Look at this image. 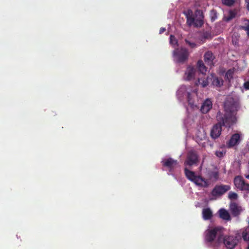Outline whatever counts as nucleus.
Segmentation results:
<instances>
[{"label": "nucleus", "mask_w": 249, "mask_h": 249, "mask_svg": "<svg viewBox=\"0 0 249 249\" xmlns=\"http://www.w3.org/2000/svg\"><path fill=\"white\" fill-rule=\"evenodd\" d=\"M187 99L189 104H190L191 105H194V101L192 99L191 94L190 92H187Z\"/></svg>", "instance_id": "32"}, {"label": "nucleus", "mask_w": 249, "mask_h": 249, "mask_svg": "<svg viewBox=\"0 0 249 249\" xmlns=\"http://www.w3.org/2000/svg\"><path fill=\"white\" fill-rule=\"evenodd\" d=\"M237 103L232 97L227 98L224 103V108L226 111L223 115L230 114L235 118L233 113L237 111ZM236 119V118H235Z\"/></svg>", "instance_id": "3"}, {"label": "nucleus", "mask_w": 249, "mask_h": 249, "mask_svg": "<svg viewBox=\"0 0 249 249\" xmlns=\"http://www.w3.org/2000/svg\"><path fill=\"white\" fill-rule=\"evenodd\" d=\"M215 56L211 51L206 52L204 55V60L206 64L210 66L213 65V61Z\"/></svg>", "instance_id": "11"}, {"label": "nucleus", "mask_w": 249, "mask_h": 249, "mask_svg": "<svg viewBox=\"0 0 249 249\" xmlns=\"http://www.w3.org/2000/svg\"><path fill=\"white\" fill-rule=\"evenodd\" d=\"M161 162L163 166L168 167L170 170L178 164V161L171 158L162 160Z\"/></svg>", "instance_id": "14"}, {"label": "nucleus", "mask_w": 249, "mask_h": 249, "mask_svg": "<svg viewBox=\"0 0 249 249\" xmlns=\"http://www.w3.org/2000/svg\"><path fill=\"white\" fill-rule=\"evenodd\" d=\"M170 43L174 44V45L177 43V40L174 36L171 35L170 36Z\"/></svg>", "instance_id": "34"}, {"label": "nucleus", "mask_w": 249, "mask_h": 249, "mask_svg": "<svg viewBox=\"0 0 249 249\" xmlns=\"http://www.w3.org/2000/svg\"><path fill=\"white\" fill-rule=\"evenodd\" d=\"M219 216L221 218L226 220H231V216L229 213L224 209H220L219 211Z\"/></svg>", "instance_id": "21"}, {"label": "nucleus", "mask_w": 249, "mask_h": 249, "mask_svg": "<svg viewBox=\"0 0 249 249\" xmlns=\"http://www.w3.org/2000/svg\"><path fill=\"white\" fill-rule=\"evenodd\" d=\"M212 38L211 33L209 32H204L201 36V40L205 41L206 39H210Z\"/></svg>", "instance_id": "27"}, {"label": "nucleus", "mask_w": 249, "mask_h": 249, "mask_svg": "<svg viewBox=\"0 0 249 249\" xmlns=\"http://www.w3.org/2000/svg\"><path fill=\"white\" fill-rule=\"evenodd\" d=\"M198 186L206 188L209 185V181L200 176H197L193 182Z\"/></svg>", "instance_id": "13"}, {"label": "nucleus", "mask_w": 249, "mask_h": 249, "mask_svg": "<svg viewBox=\"0 0 249 249\" xmlns=\"http://www.w3.org/2000/svg\"><path fill=\"white\" fill-rule=\"evenodd\" d=\"M187 24L188 26H191L194 25L195 22V18L194 17L192 11L190 10L188 11V14L186 15Z\"/></svg>", "instance_id": "22"}, {"label": "nucleus", "mask_w": 249, "mask_h": 249, "mask_svg": "<svg viewBox=\"0 0 249 249\" xmlns=\"http://www.w3.org/2000/svg\"><path fill=\"white\" fill-rule=\"evenodd\" d=\"M198 82L203 88L206 87L208 85V81L206 79L198 78Z\"/></svg>", "instance_id": "28"}, {"label": "nucleus", "mask_w": 249, "mask_h": 249, "mask_svg": "<svg viewBox=\"0 0 249 249\" xmlns=\"http://www.w3.org/2000/svg\"><path fill=\"white\" fill-rule=\"evenodd\" d=\"M230 209L231 214L233 216H238L243 211L242 207L238 203L232 202L230 205Z\"/></svg>", "instance_id": "9"}, {"label": "nucleus", "mask_w": 249, "mask_h": 249, "mask_svg": "<svg viewBox=\"0 0 249 249\" xmlns=\"http://www.w3.org/2000/svg\"><path fill=\"white\" fill-rule=\"evenodd\" d=\"M210 16L212 21H214L217 18V12L215 10H212L210 12Z\"/></svg>", "instance_id": "30"}, {"label": "nucleus", "mask_w": 249, "mask_h": 249, "mask_svg": "<svg viewBox=\"0 0 249 249\" xmlns=\"http://www.w3.org/2000/svg\"><path fill=\"white\" fill-rule=\"evenodd\" d=\"M233 182L238 189L241 191L249 192V184L246 183L241 176H236L234 178Z\"/></svg>", "instance_id": "7"}, {"label": "nucleus", "mask_w": 249, "mask_h": 249, "mask_svg": "<svg viewBox=\"0 0 249 249\" xmlns=\"http://www.w3.org/2000/svg\"><path fill=\"white\" fill-rule=\"evenodd\" d=\"M197 14L199 15V17L197 18H195V22H194V26L196 27H200L204 24V16L202 11L200 10H197L196 11V14Z\"/></svg>", "instance_id": "16"}, {"label": "nucleus", "mask_w": 249, "mask_h": 249, "mask_svg": "<svg viewBox=\"0 0 249 249\" xmlns=\"http://www.w3.org/2000/svg\"><path fill=\"white\" fill-rule=\"evenodd\" d=\"M202 217L204 220H210L213 217V212L209 208H204L202 210Z\"/></svg>", "instance_id": "19"}, {"label": "nucleus", "mask_w": 249, "mask_h": 249, "mask_svg": "<svg viewBox=\"0 0 249 249\" xmlns=\"http://www.w3.org/2000/svg\"><path fill=\"white\" fill-rule=\"evenodd\" d=\"M185 41L186 43L187 44H188L190 46V47L192 49L195 48L197 46L196 44L195 43H194V42H191L187 39H185Z\"/></svg>", "instance_id": "33"}, {"label": "nucleus", "mask_w": 249, "mask_h": 249, "mask_svg": "<svg viewBox=\"0 0 249 249\" xmlns=\"http://www.w3.org/2000/svg\"><path fill=\"white\" fill-rule=\"evenodd\" d=\"M245 177H246L247 178H248V179H249V175H245Z\"/></svg>", "instance_id": "39"}, {"label": "nucleus", "mask_w": 249, "mask_h": 249, "mask_svg": "<svg viewBox=\"0 0 249 249\" xmlns=\"http://www.w3.org/2000/svg\"><path fill=\"white\" fill-rule=\"evenodd\" d=\"M244 87L245 89H249V81L245 82L244 84Z\"/></svg>", "instance_id": "36"}, {"label": "nucleus", "mask_w": 249, "mask_h": 249, "mask_svg": "<svg viewBox=\"0 0 249 249\" xmlns=\"http://www.w3.org/2000/svg\"><path fill=\"white\" fill-rule=\"evenodd\" d=\"M196 72V69L194 67L188 66L185 73V79L188 81L192 80L194 77Z\"/></svg>", "instance_id": "15"}, {"label": "nucleus", "mask_w": 249, "mask_h": 249, "mask_svg": "<svg viewBox=\"0 0 249 249\" xmlns=\"http://www.w3.org/2000/svg\"><path fill=\"white\" fill-rule=\"evenodd\" d=\"M231 187L228 185H216L211 192V195L214 197L222 196L230 190Z\"/></svg>", "instance_id": "8"}, {"label": "nucleus", "mask_w": 249, "mask_h": 249, "mask_svg": "<svg viewBox=\"0 0 249 249\" xmlns=\"http://www.w3.org/2000/svg\"><path fill=\"white\" fill-rule=\"evenodd\" d=\"M174 56L179 63H183L188 59L189 52L187 49L181 48L176 49L173 53Z\"/></svg>", "instance_id": "5"}, {"label": "nucleus", "mask_w": 249, "mask_h": 249, "mask_svg": "<svg viewBox=\"0 0 249 249\" xmlns=\"http://www.w3.org/2000/svg\"><path fill=\"white\" fill-rule=\"evenodd\" d=\"M221 230L222 229L219 227H216L212 229L208 230L206 231V240L208 242H212L215 238L216 236L217 235V242L218 243H220L221 237L223 236Z\"/></svg>", "instance_id": "2"}, {"label": "nucleus", "mask_w": 249, "mask_h": 249, "mask_svg": "<svg viewBox=\"0 0 249 249\" xmlns=\"http://www.w3.org/2000/svg\"><path fill=\"white\" fill-rule=\"evenodd\" d=\"M215 154V155L219 158H221L223 156V152L220 151H216Z\"/></svg>", "instance_id": "35"}, {"label": "nucleus", "mask_w": 249, "mask_h": 249, "mask_svg": "<svg viewBox=\"0 0 249 249\" xmlns=\"http://www.w3.org/2000/svg\"><path fill=\"white\" fill-rule=\"evenodd\" d=\"M217 123L212 128L210 132V136L213 139L218 138L221 135L222 126L230 127L235 122V119L230 114L223 115L220 111L216 115Z\"/></svg>", "instance_id": "1"}, {"label": "nucleus", "mask_w": 249, "mask_h": 249, "mask_svg": "<svg viewBox=\"0 0 249 249\" xmlns=\"http://www.w3.org/2000/svg\"><path fill=\"white\" fill-rule=\"evenodd\" d=\"M197 66L199 71L202 73H204L207 71V68L204 64V63L202 60H199L197 61Z\"/></svg>", "instance_id": "24"}, {"label": "nucleus", "mask_w": 249, "mask_h": 249, "mask_svg": "<svg viewBox=\"0 0 249 249\" xmlns=\"http://www.w3.org/2000/svg\"><path fill=\"white\" fill-rule=\"evenodd\" d=\"M237 14V10L236 9H234L232 10H230L228 12V14L227 16H225L223 20L226 22H229L232 20L233 18H235Z\"/></svg>", "instance_id": "17"}, {"label": "nucleus", "mask_w": 249, "mask_h": 249, "mask_svg": "<svg viewBox=\"0 0 249 249\" xmlns=\"http://www.w3.org/2000/svg\"><path fill=\"white\" fill-rule=\"evenodd\" d=\"M199 162V156L196 151L191 150L187 154L186 159L184 161L185 167H191L197 165Z\"/></svg>", "instance_id": "4"}, {"label": "nucleus", "mask_w": 249, "mask_h": 249, "mask_svg": "<svg viewBox=\"0 0 249 249\" xmlns=\"http://www.w3.org/2000/svg\"><path fill=\"white\" fill-rule=\"evenodd\" d=\"M212 102L209 99H207L202 104L200 111L203 114L208 113L212 108Z\"/></svg>", "instance_id": "12"}, {"label": "nucleus", "mask_w": 249, "mask_h": 249, "mask_svg": "<svg viewBox=\"0 0 249 249\" xmlns=\"http://www.w3.org/2000/svg\"><path fill=\"white\" fill-rule=\"evenodd\" d=\"M165 31V29L164 28H161L160 30V34L163 33Z\"/></svg>", "instance_id": "38"}, {"label": "nucleus", "mask_w": 249, "mask_h": 249, "mask_svg": "<svg viewBox=\"0 0 249 249\" xmlns=\"http://www.w3.org/2000/svg\"><path fill=\"white\" fill-rule=\"evenodd\" d=\"M238 241L237 237L234 236H226L224 237L222 236L220 243L223 242L227 248L233 249L237 244Z\"/></svg>", "instance_id": "6"}, {"label": "nucleus", "mask_w": 249, "mask_h": 249, "mask_svg": "<svg viewBox=\"0 0 249 249\" xmlns=\"http://www.w3.org/2000/svg\"><path fill=\"white\" fill-rule=\"evenodd\" d=\"M240 29L245 31L248 37H249V19H244L243 25L240 26Z\"/></svg>", "instance_id": "23"}, {"label": "nucleus", "mask_w": 249, "mask_h": 249, "mask_svg": "<svg viewBox=\"0 0 249 249\" xmlns=\"http://www.w3.org/2000/svg\"><path fill=\"white\" fill-rule=\"evenodd\" d=\"M212 84L217 87H221L223 85V80L221 77L212 76Z\"/></svg>", "instance_id": "20"}, {"label": "nucleus", "mask_w": 249, "mask_h": 249, "mask_svg": "<svg viewBox=\"0 0 249 249\" xmlns=\"http://www.w3.org/2000/svg\"><path fill=\"white\" fill-rule=\"evenodd\" d=\"M240 140V136L238 133L233 134L230 140L227 142V147L231 148L238 144Z\"/></svg>", "instance_id": "10"}, {"label": "nucleus", "mask_w": 249, "mask_h": 249, "mask_svg": "<svg viewBox=\"0 0 249 249\" xmlns=\"http://www.w3.org/2000/svg\"><path fill=\"white\" fill-rule=\"evenodd\" d=\"M247 249H249V246H248V247Z\"/></svg>", "instance_id": "40"}, {"label": "nucleus", "mask_w": 249, "mask_h": 249, "mask_svg": "<svg viewBox=\"0 0 249 249\" xmlns=\"http://www.w3.org/2000/svg\"><path fill=\"white\" fill-rule=\"evenodd\" d=\"M228 197L230 199H237L238 198V195L236 193L230 192L229 193Z\"/></svg>", "instance_id": "31"}, {"label": "nucleus", "mask_w": 249, "mask_h": 249, "mask_svg": "<svg viewBox=\"0 0 249 249\" xmlns=\"http://www.w3.org/2000/svg\"><path fill=\"white\" fill-rule=\"evenodd\" d=\"M242 237L245 241H249V227L246 228L242 232Z\"/></svg>", "instance_id": "26"}, {"label": "nucleus", "mask_w": 249, "mask_h": 249, "mask_svg": "<svg viewBox=\"0 0 249 249\" xmlns=\"http://www.w3.org/2000/svg\"><path fill=\"white\" fill-rule=\"evenodd\" d=\"M234 71L232 69H229L227 71L225 74V79L226 80L228 81L229 82L233 78V75Z\"/></svg>", "instance_id": "25"}, {"label": "nucleus", "mask_w": 249, "mask_h": 249, "mask_svg": "<svg viewBox=\"0 0 249 249\" xmlns=\"http://www.w3.org/2000/svg\"><path fill=\"white\" fill-rule=\"evenodd\" d=\"M184 171L185 175L187 178L190 181L194 182L197 176L196 175L195 172L189 170L187 168V167H185L184 168Z\"/></svg>", "instance_id": "18"}, {"label": "nucleus", "mask_w": 249, "mask_h": 249, "mask_svg": "<svg viewBox=\"0 0 249 249\" xmlns=\"http://www.w3.org/2000/svg\"><path fill=\"white\" fill-rule=\"evenodd\" d=\"M222 3L228 6H231L235 3V0H221Z\"/></svg>", "instance_id": "29"}, {"label": "nucleus", "mask_w": 249, "mask_h": 249, "mask_svg": "<svg viewBox=\"0 0 249 249\" xmlns=\"http://www.w3.org/2000/svg\"><path fill=\"white\" fill-rule=\"evenodd\" d=\"M246 2L247 3V9L248 11H249V0H246Z\"/></svg>", "instance_id": "37"}]
</instances>
